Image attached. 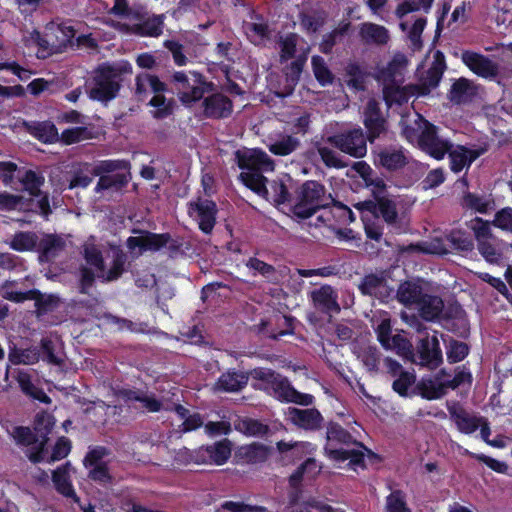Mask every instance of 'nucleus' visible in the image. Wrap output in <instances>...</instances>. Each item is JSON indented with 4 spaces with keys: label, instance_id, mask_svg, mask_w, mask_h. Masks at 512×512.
Masks as SVG:
<instances>
[{
    "label": "nucleus",
    "instance_id": "obj_1",
    "mask_svg": "<svg viewBox=\"0 0 512 512\" xmlns=\"http://www.w3.org/2000/svg\"><path fill=\"white\" fill-rule=\"evenodd\" d=\"M55 425L54 417L47 412H40L35 416L33 430L29 427L17 426L11 432L18 445L26 446V456L32 463H39L45 459L48 435Z\"/></svg>",
    "mask_w": 512,
    "mask_h": 512
},
{
    "label": "nucleus",
    "instance_id": "obj_2",
    "mask_svg": "<svg viewBox=\"0 0 512 512\" xmlns=\"http://www.w3.org/2000/svg\"><path fill=\"white\" fill-rule=\"evenodd\" d=\"M333 201L332 195L327 193L322 183L306 180L300 185L296 184L291 212L295 217L305 220L329 207Z\"/></svg>",
    "mask_w": 512,
    "mask_h": 512
},
{
    "label": "nucleus",
    "instance_id": "obj_3",
    "mask_svg": "<svg viewBox=\"0 0 512 512\" xmlns=\"http://www.w3.org/2000/svg\"><path fill=\"white\" fill-rule=\"evenodd\" d=\"M371 155L374 166L389 174L399 173L409 164L408 152L400 144H376L371 147Z\"/></svg>",
    "mask_w": 512,
    "mask_h": 512
},
{
    "label": "nucleus",
    "instance_id": "obj_4",
    "mask_svg": "<svg viewBox=\"0 0 512 512\" xmlns=\"http://www.w3.org/2000/svg\"><path fill=\"white\" fill-rule=\"evenodd\" d=\"M82 254L86 263L78 268V289L81 294L88 295L95 284L97 273L103 272L105 261L102 252L95 244H85Z\"/></svg>",
    "mask_w": 512,
    "mask_h": 512
},
{
    "label": "nucleus",
    "instance_id": "obj_5",
    "mask_svg": "<svg viewBox=\"0 0 512 512\" xmlns=\"http://www.w3.org/2000/svg\"><path fill=\"white\" fill-rule=\"evenodd\" d=\"M253 379L260 381L257 386L259 390L274 397L280 402H284L292 387L287 377L277 373L273 369L258 367L251 371Z\"/></svg>",
    "mask_w": 512,
    "mask_h": 512
},
{
    "label": "nucleus",
    "instance_id": "obj_6",
    "mask_svg": "<svg viewBox=\"0 0 512 512\" xmlns=\"http://www.w3.org/2000/svg\"><path fill=\"white\" fill-rule=\"evenodd\" d=\"M326 142L354 158H362L367 153V141L361 127L330 135L327 137Z\"/></svg>",
    "mask_w": 512,
    "mask_h": 512
},
{
    "label": "nucleus",
    "instance_id": "obj_7",
    "mask_svg": "<svg viewBox=\"0 0 512 512\" xmlns=\"http://www.w3.org/2000/svg\"><path fill=\"white\" fill-rule=\"evenodd\" d=\"M423 127L418 135V146L421 151L436 160H442L453 148V144L447 139H441L438 135V127L426 119L421 118Z\"/></svg>",
    "mask_w": 512,
    "mask_h": 512
},
{
    "label": "nucleus",
    "instance_id": "obj_8",
    "mask_svg": "<svg viewBox=\"0 0 512 512\" xmlns=\"http://www.w3.org/2000/svg\"><path fill=\"white\" fill-rule=\"evenodd\" d=\"M363 125L366 132V141L371 147L376 145V140L385 138L389 132V124L383 116L380 104L375 99H370L363 111Z\"/></svg>",
    "mask_w": 512,
    "mask_h": 512
},
{
    "label": "nucleus",
    "instance_id": "obj_9",
    "mask_svg": "<svg viewBox=\"0 0 512 512\" xmlns=\"http://www.w3.org/2000/svg\"><path fill=\"white\" fill-rule=\"evenodd\" d=\"M93 82L94 86L89 90L90 98L105 103L114 99L121 87V79H117V73L110 66L98 68Z\"/></svg>",
    "mask_w": 512,
    "mask_h": 512
},
{
    "label": "nucleus",
    "instance_id": "obj_10",
    "mask_svg": "<svg viewBox=\"0 0 512 512\" xmlns=\"http://www.w3.org/2000/svg\"><path fill=\"white\" fill-rule=\"evenodd\" d=\"M139 232V236H131L127 239L126 245L131 252L138 248V254L140 255L144 251H159L165 246H168L171 252H176L180 248V244L172 239L169 233L156 234L149 231Z\"/></svg>",
    "mask_w": 512,
    "mask_h": 512
},
{
    "label": "nucleus",
    "instance_id": "obj_11",
    "mask_svg": "<svg viewBox=\"0 0 512 512\" xmlns=\"http://www.w3.org/2000/svg\"><path fill=\"white\" fill-rule=\"evenodd\" d=\"M296 184L297 182H295L289 175L284 174L282 177H277L276 179L267 182V193H263L262 198L275 206H279L281 204H290V206H292Z\"/></svg>",
    "mask_w": 512,
    "mask_h": 512
},
{
    "label": "nucleus",
    "instance_id": "obj_12",
    "mask_svg": "<svg viewBox=\"0 0 512 512\" xmlns=\"http://www.w3.org/2000/svg\"><path fill=\"white\" fill-rule=\"evenodd\" d=\"M387 277L388 274L385 270L366 274L358 284V290L363 296H371L382 302H387L394 293V288L389 286Z\"/></svg>",
    "mask_w": 512,
    "mask_h": 512
},
{
    "label": "nucleus",
    "instance_id": "obj_13",
    "mask_svg": "<svg viewBox=\"0 0 512 512\" xmlns=\"http://www.w3.org/2000/svg\"><path fill=\"white\" fill-rule=\"evenodd\" d=\"M235 159L241 172H268L274 169V162L261 149H239L235 152Z\"/></svg>",
    "mask_w": 512,
    "mask_h": 512
},
{
    "label": "nucleus",
    "instance_id": "obj_14",
    "mask_svg": "<svg viewBox=\"0 0 512 512\" xmlns=\"http://www.w3.org/2000/svg\"><path fill=\"white\" fill-rule=\"evenodd\" d=\"M358 209L367 211L375 217H381L388 226L396 227L399 222L397 204L390 195L376 200H365L360 202Z\"/></svg>",
    "mask_w": 512,
    "mask_h": 512
},
{
    "label": "nucleus",
    "instance_id": "obj_15",
    "mask_svg": "<svg viewBox=\"0 0 512 512\" xmlns=\"http://www.w3.org/2000/svg\"><path fill=\"white\" fill-rule=\"evenodd\" d=\"M413 357L412 361L428 367L430 369H436L443 362L442 350L440 348V342L436 334L425 337L419 340L417 345V353Z\"/></svg>",
    "mask_w": 512,
    "mask_h": 512
},
{
    "label": "nucleus",
    "instance_id": "obj_16",
    "mask_svg": "<svg viewBox=\"0 0 512 512\" xmlns=\"http://www.w3.org/2000/svg\"><path fill=\"white\" fill-rule=\"evenodd\" d=\"M461 60L474 74L484 79H495L500 74L499 65L481 53L465 50Z\"/></svg>",
    "mask_w": 512,
    "mask_h": 512
},
{
    "label": "nucleus",
    "instance_id": "obj_17",
    "mask_svg": "<svg viewBox=\"0 0 512 512\" xmlns=\"http://www.w3.org/2000/svg\"><path fill=\"white\" fill-rule=\"evenodd\" d=\"M287 419L296 427L310 432L319 431L324 422L322 414L316 408L300 409L289 407Z\"/></svg>",
    "mask_w": 512,
    "mask_h": 512
},
{
    "label": "nucleus",
    "instance_id": "obj_18",
    "mask_svg": "<svg viewBox=\"0 0 512 512\" xmlns=\"http://www.w3.org/2000/svg\"><path fill=\"white\" fill-rule=\"evenodd\" d=\"M447 409L459 432L469 435L479 429L482 416L470 414L459 402L448 404Z\"/></svg>",
    "mask_w": 512,
    "mask_h": 512
},
{
    "label": "nucleus",
    "instance_id": "obj_19",
    "mask_svg": "<svg viewBox=\"0 0 512 512\" xmlns=\"http://www.w3.org/2000/svg\"><path fill=\"white\" fill-rule=\"evenodd\" d=\"M270 454V448L262 443L253 442L238 447L234 451V461L237 464H258L265 462Z\"/></svg>",
    "mask_w": 512,
    "mask_h": 512
},
{
    "label": "nucleus",
    "instance_id": "obj_20",
    "mask_svg": "<svg viewBox=\"0 0 512 512\" xmlns=\"http://www.w3.org/2000/svg\"><path fill=\"white\" fill-rule=\"evenodd\" d=\"M66 249L65 239L57 234H46L38 240L39 262H52Z\"/></svg>",
    "mask_w": 512,
    "mask_h": 512
},
{
    "label": "nucleus",
    "instance_id": "obj_21",
    "mask_svg": "<svg viewBox=\"0 0 512 512\" xmlns=\"http://www.w3.org/2000/svg\"><path fill=\"white\" fill-rule=\"evenodd\" d=\"M276 448L278 452L283 455L284 459H289L295 462L306 456L313 455L317 446L308 441L286 442L284 440H280L276 443Z\"/></svg>",
    "mask_w": 512,
    "mask_h": 512
},
{
    "label": "nucleus",
    "instance_id": "obj_22",
    "mask_svg": "<svg viewBox=\"0 0 512 512\" xmlns=\"http://www.w3.org/2000/svg\"><path fill=\"white\" fill-rule=\"evenodd\" d=\"M447 154L449 156V166L451 171L459 173L464 168H469L481 155V152L470 149L464 145H457L456 148H451Z\"/></svg>",
    "mask_w": 512,
    "mask_h": 512
},
{
    "label": "nucleus",
    "instance_id": "obj_23",
    "mask_svg": "<svg viewBox=\"0 0 512 512\" xmlns=\"http://www.w3.org/2000/svg\"><path fill=\"white\" fill-rule=\"evenodd\" d=\"M311 297L315 308L322 313L329 314L340 311L337 294L330 285H324L312 291Z\"/></svg>",
    "mask_w": 512,
    "mask_h": 512
},
{
    "label": "nucleus",
    "instance_id": "obj_24",
    "mask_svg": "<svg viewBox=\"0 0 512 512\" xmlns=\"http://www.w3.org/2000/svg\"><path fill=\"white\" fill-rule=\"evenodd\" d=\"M461 206L480 214H487L495 208V200L492 195H479L470 191L464 192Z\"/></svg>",
    "mask_w": 512,
    "mask_h": 512
},
{
    "label": "nucleus",
    "instance_id": "obj_25",
    "mask_svg": "<svg viewBox=\"0 0 512 512\" xmlns=\"http://www.w3.org/2000/svg\"><path fill=\"white\" fill-rule=\"evenodd\" d=\"M325 454L331 460L336 462H344L349 460V465L356 469L358 467L365 468V455L364 452L357 449H343V448H330L326 446L324 448Z\"/></svg>",
    "mask_w": 512,
    "mask_h": 512
},
{
    "label": "nucleus",
    "instance_id": "obj_26",
    "mask_svg": "<svg viewBox=\"0 0 512 512\" xmlns=\"http://www.w3.org/2000/svg\"><path fill=\"white\" fill-rule=\"evenodd\" d=\"M189 213L196 214L200 219V228L205 233L211 231L214 224L215 204L212 201H197L190 203Z\"/></svg>",
    "mask_w": 512,
    "mask_h": 512
},
{
    "label": "nucleus",
    "instance_id": "obj_27",
    "mask_svg": "<svg viewBox=\"0 0 512 512\" xmlns=\"http://www.w3.org/2000/svg\"><path fill=\"white\" fill-rule=\"evenodd\" d=\"M359 36L365 44L385 45L389 41V31L386 27L372 22L361 24Z\"/></svg>",
    "mask_w": 512,
    "mask_h": 512
},
{
    "label": "nucleus",
    "instance_id": "obj_28",
    "mask_svg": "<svg viewBox=\"0 0 512 512\" xmlns=\"http://www.w3.org/2000/svg\"><path fill=\"white\" fill-rule=\"evenodd\" d=\"M113 256L111 266L108 270L106 267L103 269L102 273H97V278L102 282H112L119 279L125 271V264L127 262L126 253L116 247L112 249Z\"/></svg>",
    "mask_w": 512,
    "mask_h": 512
},
{
    "label": "nucleus",
    "instance_id": "obj_29",
    "mask_svg": "<svg viewBox=\"0 0 512 512\" xmlns=\"http://www.w3.org/2000/svg\"><path fill=\"white\" fill-rule=\"evenodd\" d=\"M71 469L70 462H66L61 467H58L52 473V481L55 485L56 490L67 498H72L74 502H79L72 484L69 479V471Z\"/></svg>",
    "mask_w": 512,
    "mask_h": 512
},
{
    "label": "nucleus",
    "instance_id": "obj_30",
    "mask_svg": "<svg viewBox=\"0 0 512 512\" xmlns=\"http://www.w3.org/2000/svg\"><path fill=\"white\" fill-rule=\"evenodd\" d=\"M423 295V289L418 280H406L401 282L396 291L397 300L406 306L417 305Z\"/></svg>",
    "mask_w": 512,
    "mask_h": 512
},
{
    "label": "nucleus",
    "instance_id": "obj_31",
    "mask_svg": "<svg viewBox=\"0 0 512 512\" xmlns=\"http://www.w3.org/2000/svg\"><path fill=\"white\" fill-rule=\"evenodd\" d=\"M326 439L328 443H337L342 445H357L368 450L363 443L354 439L352 434L335 421H329L326 425Z\"/></svg>",
    "mask_w": 512,
    "mask_h": 512
},
{
    "label": "nucleus",
    "instance_id": "obj_32",
    "mask_svg": "<svg viewBox=\"0 0 512 512\" xmlns=\"http://www.w3.org/2000/svg\"><path fill=\"white\" fill-rule=\"evenodd\" d=\"M420 316L426 321H433L442 314L444 302L437 295L425 294L417 304Z\"/></svg>",
    "mask_w": 512,
    "mask_h": 512
},
{
    "label": "nucleus",
    "instance_id": "obj_33",
    "mask_svg": "<svg viewBox=\"0 0 512 512\" xmlns=\"http://www.w3.org/2000/svg\"><path fill=\"white\" fill-rule=\"evenodd\" d=\"M417 394L423 399L436 400L442 398L446 392L447 387L445 381L440 382L439 378H422L415 387Z\"/></svg>",
    "mask_w": 512,
    "mask_h": 512
},
{
    "label": "nucleus",
    "instance_id": "obj_34",
    "mask_svg": "<svg viewBox=\"0 0 512 512\" xmlns=\"http://www.w3.org/2000/svg\"><path fill=\"white\" fill-rule=\"evenodd\" d=\"M25 129L39 140L46 143H54L59 141L57 128L52 122H23Z\"/></svg>",
    "mask_w": 512,
    "mask_h": 512
},
{
    "label": "nucleus",
    "instance_id": "obj_35",
    "mask_svg": "<svg viewBox=\"0 0 512 512\" xmlns=\"http://www.w3.org/2000/svg\"><path fill=\"white\" fill-rule=\"evenodd\" d=\"M235 429L246 436L265 437L270 433V427L258 419L250 417H238L234 421Z\"/></svg>",
    "mask_w": 512,
    "mask_h": 512
},
{
    "label": "nucleus",
    "instance_id": "obj_36",
    "mask_svg": "<svg viewBox=\"0 0 512 512\" xmlns=\"http://www.w3.org/2000/svg\"><path fill=\"white\" fill-rule=\"evenodd\" d=\"M475 95V89L472 82L467 78L457 79L449 90V100L454 104H464L469 102Z\"/></svg>",
    "mask_w": 512,
    "mask_h": 512
},
{
    "label": "nucleus",
    "instance_id": "obj_37",
    "mask_svg": "<svg viewBox=\"0 0 512 512\" xmlns=\"http://www.w3.org/2000/svg\"><path fill=\"white\" fill-rule=\"evenodd\" d=\"M40 354L43 360L55 366H62L65 363V353L59 343L50 338H43L40 342Z\"/></svg>",
    "mask_w": 512,
    "mask_h": 512
},
{
    "label": "nucleus",
    "instance_id": "obj_38",
    "mask_svg": "<svg viewBox=\"0 0 512 512\" xmlns=\"http://www.w3.org/2000/svg\"><path fill=\"white\" fill-rule=\"evenodd\" d=\"M131 180L130 171L117 172L114 174H108L99 178L98 183L95 187L97 193L103 190L119 191L125 187Z\"/></svg>",
    "mask_w": 512,
    "mask_h": 512
},
{
    "label": "nucleus",
    "instance_id": "obj_39",
    "mask_svg": "<svg viewBox=\"0 0 512 512\" xmlns=\"http://www.w3.org/2000/svg\"><path fill=\"white\" fill-rule=\"evenodd\" d=\"M446 349L447 361L450 364H455L464 360L470 352V346L462 341L456 340L452 337L443 339Z\"/></svg>",
    "mask_w": 512,
    "mask_h": 512
},
{
    "label": "nucleus",
    "instance_id": "obj_40",
    "mask_svg": "<svg viewBox=\"0 0 512 512\" xmlns=\"http://www.w3.org/2000/svg\"><path fill=\"white\" fill-rule=\"evenodd\" d=\"M32 204V199H25L22 195L0 192V211L28 210Z\"/></svg>",
    "mask_w": 512,
    "mask_h": 512
},
{
    "label": "nucleus",
    "instance_id": "obj_41",
    "mask_svg": "<svg viewBox=\"0 0 512 512\" xmlns=\"http://www.w3.org/2000/svg\"><path fill=\"white\" fill-rule=\"evenodd\" d=\"M264 172H241L239 179L250 190L255 192L258 196L262 197L263 193H267L266 184L267 178L263 175Z\"/></svg>",
    "mask_w": 512,
    "mask_h": 512
},
{
    "label": "nucleus",
    "instance_id": "obj_42",
    "mask_svg": "<svg viewBox=\"0 0 512 512\" xmlns=\"http://www.w3.org/2000/svg\"><path fill=\"white\" fill-rule=\"evenodd\" d=\"M163 16H152L132 27V31L141 36L157 37L162 33Z\"/></svg>",
    "mask_w": 512,
    "mask_h": 512
},
{
    "label": "nucleus",
    "instance_id": "obj_43",
    "mask_svg": "<svg viewBox=\"0 0 512 512\" xmlns=\"http://www.w3.org/2000/svg\"><path fill=\"white\" fill-rule=\"evenodd\" d=\"M351 27L349 22L342 23L338 27H336L331 32L327 33L323 36L322 42L320 44L321 52L328 54L332 51L333 47L341 42L343 38L348 34V31Z\"/></svg>",
    "mask_w": 512,
    "mask_h": 512
},
{
    "label": "nucleus",
    "instance_id": "obj_44",
    "mask_svg": "<svg viewBox=\"0 0 512 512\" xmlns=\"http://www.w3.org/2000/svg\"><path fill=\"white\" fill-rule=\"evenodd\" d=\"M17 381L21 390L26 395L45 404H49L51 402V399L46 395V393L32 383L30 376L27 373L19 372Z\"/></svg>",
    "mask_w": 512,
    "mask_h": 512
},
{
    "label": "nucleus",
    "instance_id": "obj_45",
    "mask_svg": "<svg viewBox=\"0 0 512 512\" xmlns=\"http://www.w3.org/2000/svg\"><path fill=\"white\" fill-rule=\"evenodd\" d=\"M446 240L453 250L469 252L474 248V241L472 236L462 230H452L446 236Z\"/></svg>",
    "mask_w": 512,
    "mask_h": 512
},
{
    "label": "nucleus",
    "instance_id": "obj_46",
    "mask_svg": "<svg viewBox=\"0 0 512 512\" xmlns=\"http://www.w3.org/2000/svg\"><path fill=\"white\" fill-rule=\"evenodd\" d=\"M443 73L434 69L428 68L425 75L420 79V82L414 86V90L418 96H427L432 89L438 87Z\"/></svg>",
    "mask_w": 512,
    "mask_h": 512
},
{
    "label": "nucleus",
    "instance_id": "obj_47",
    "mask_svg": "<svg viewBox=\"0 0 512 512\" xmlns=\"http://www.w3.org/2000/svg\"><path fill=\"white\" fill-rule=\"evenodd\" d=\"M242 262L253 271V275L257 274L266 278L269 282H275L277 280V272L273 265L268 264L256 257H249L247 261L244 259Z\"/></svg>",
    "mask_w": 512,
    "mask_h": 512
},
{
    "label": "nucleus",
    "instance_id": "obj_48",
    "mask_svg": "<svg viewBox=\"0 0 512 512\" xmlns=\"http://www.w3.org/2000/svg\"><path fill=\"white\" fill-rule=\"evenodd\" d=\"M38 236L35 232H17L10 241V247L16 251H30L37 248Z\"/></svg>",
    "mask_w": 512,
    "mask_h": 512
},
{
    "label": "nucleus",
    "instance_id": "obj_49",
    "mask_svg": "<svg viewBox=\"0 0 512 512\" xmlns=\"http://www.w3.org/2000/svg\"><path fill=\"white\" fill-rule=\"evenodd\" d=\"M311 64L314 76L321 86H327L333 83L334 75L322 56H312Z\"/></svg>",
    "mask_w": 512,
    "mask_h": 512
},
{
    "label": "nucleus",
    "instance_id": "obj_50",
    "mask_svg": "<svg viewBox=\"0 0 512 512\" xmlns=\"http://www.w3.org/2000/svg\"><path fill=\"white\" fill-rule=\"evenodd\" d=\"M20 182L25 186V189L30 195L39 197L43 194L40 189L44 184V177L33 170H25L24 174L19 178Z\"/></svg>",
    "mask_w": 512,
    "mask_h": 512
},
{
    "label": "nucleus",
    "instance_id": "obj_51",
    "mask_svg": "<svg viewBox=\"0 0 512 512\" xmlns=\"http://www.w3.org/2000/svg\"><path fill=\"white\" fill-rule=\"evenodd\" d=\"M35 294L32 300L35 301L38 315L46 314L54 310L60 303V298L54 294H43L39 290L34 289Z\"/></svg>",
    "mask_w": 512,
    "mask_h": 512
},
{
    "label": "nucleus",
    "instance_id": "obj_52",
    "mask_svg": "<svg viewBox=\"0 0 512 512\" xmlns=\"http://www.w3.org/2000/svg\"><path fill=\"white\" fill-rule=\"evenodd\" d=\"M130 169V163L125 160H107L101 161L98 165H96L92 170V175L94 176H106L108 174H113V172L123 170L128 171Z\"/></svg>",
    "mask_w": 512,
    "mask_h": 512
},
{
    "label": "nucleus",
    "instance_id": "obj_53",
    "mask_svg": "<svg viewBox=\"0 0 512 512\" xmlns=\"http://www.w3.org/2000/svg\"><path fill=\"white\" fill-rule=\"evenodd\" d=\"M365 187L371 192L372 200L389 195L388 186L384 179L375 171L364 181Z\"/></svg>",
    "mask_w": 512,
    "mask_h": 512
},
{
    "label": "nucleus",
    "instance_id": "obj_54",
    "mask_svg": "<svg viewBox=\"0 0 512 512\" xmlns=\"http://www.w3.org/2000/svg\"><path fill=\"white\" fill-rule=\"evenodd\" d=\"M386 512H411L402 490H394L386 497Z\"/></svg>",
    "mask_w": 512,
    "mask_h": 512
},
{
    "label": "nucleus",
    "instance_id": "obj_55",
    "mask_svg": "<svg viewBox=\"0 0 512 512\" xmlns=\"http://www.w3.org/2000/svg\"><path fill=\"white\" fill-rule=\"evenodd\" d=\"M300 142L298 139L292 137V136H286L285 138L274 142L269 146V151L277 156H287L294 152Z\"/></svg>",
    "mask_w": 512,
    "mask_h": 512
},
{
    "label": "nucleus",
    "instance_id": "obj_56",
    "mask_svg": "<svg viewBox=\"0 0 512 512\" xmlns=\"http://www.w3.org/2000/svg\"><path fill=\"white\" fill-rule=\"evenodd\" d=\"M315 147L317 153L319 154L321 160L323 161L326 167L340 169L346 166V164L341 161V159L338 157L337 153L333 149L327 146H323L319 143H317Z\"/></svg>",
    "mask_w": 512,
    "mask_h": 512
},
{
    "label": "nucleus",
    "instance_id": "obj_57",
    "mask_svg": "<svg viewBox=\"0 0 512 512\" xmlns=\"http://www.w3.org/2000/svg\"><path fill=\"white\" fill-rule=\"evenodd\" d=\"M249 375L242 371H226V392H237L246 387Z\"/></svg>",
    "mask_w": 512,
    "mask_h": 512
},
{
    "label": "nucleus",
    "instance_id": "obj_58",
    "mask_svg": "<svg viewBox=\"0 0 512 512\" xmlns=\"http://www.w3.org/2000/svg\"><path fill=\"white\" fill-rule=\"evenodd\" d=\"M491 224L495 228L512 234V207L506 206L498 210Z\"/></svg>",
    "mask_w": 512,
    "mask_h": 512
},
{
    "label": "nucleus",
    "instance_id": "obj_59",
    "mask_svg": "<svg viewBox=\"0 0 512 512\" xmlns=\"http://www.w3.org/2000/svg\"><path fill=\"white\" fill-rule=\"evenodd\" d=\"M71 450V442L66 437H60L55 443L52 453L47 456L48 451H45V459L48 463H52L65 458Z\"/></svg>",
    "mask_w": 512,
    "mask_h": 512
},
{
    "label": "nucleus",
    "instance_id": "obj_60",
    "mask_svg": "<svg viewBox=\"0 0 512 512\" xmlns=\"http://www.w3.org/2000/svg\"><path fill=\"white\" fill-rule=\"evenodd\" d=\"M416 381L414 373L408 371H401L398 378L393 381L392 388L400 396L405 397L408 395V389Z\"/></svg>",
    "mask_w": 512,
    "mask_h": 512
},
{
    "label": "nucleus",
    "instance_id": "obj_61",
    "mask_svg": "<svg viewBox=\"0 0 512 512\" xmlns=\"http://www.w3.org/2000/svg\"><path fill=\"white\" fill-rule=\"evenodd\" d=\"M346 74L349 76L348 85L356 90L364 89L365 75L359 64L353 62L346 67Z\"/></svg>",
    "mask_w": 512,
    "mask_h": 512
},
{
    "label": "nucleus",
    "instance_id": "obj_62",
    "mask_svg": "<svg viewBox=\"0 0 512 512\" xmlns=\"http://www.w3.org/2000/svg\"><path fill=\"white\" fill-rule=\"evenodd\" d=\"M173 103V100H167L165 96L155 94V96L150 100L149 105L158 108L154 115L156 118H165L172 114Z\"/></svg>",
    "mask_w": 512,
    "mask_h": 512
},
{
    "label": "nucleus",
    "instance_id": "obj_63",
    "mask_svg": "<svg viewBox=\"0 0 512 512\" xmlns=\"http://www.w3.org/2000/svg\"><path fill=\"white\" fill-rule=\"evenodd\" d=\"M205 113L208 116L221 118L224 115V97L213 95L204 100Z\"/></svg>",
    "mask_w": 512,
    "mask_h": 512
},
{
    "label": "nucleus",
    "instance_id": "obj_64",
    "mask_svg": "<svg viewBox=\"0 0 512 512\" xmlns=\"http://www.w3.org/2000/svg\"><path fill=\"white\" fill-rule=\"evenodd\" d=\"M391 347L397 350V353L407 359L412 360L415 357L412 344L405 337L396 334L392 336Z\"/></svg>",
    "mask_w": 512,
    "mask_h": 512
}]
</instances>
